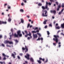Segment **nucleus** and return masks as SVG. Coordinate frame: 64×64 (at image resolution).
Listing matches in <instances>:
<instances>
[{
	"mask_svg": "<svg viewBox=\"0 0 64 64\" xmlns=\"http://www.w3.org/2000/svg\"><path fill=\"white\" fill-rule=\"evenodd\" d=\"M48 62V59H46V61L44 62V63H46V62Z\"/></svg>",
	"mask_w": 64,
	"mask_h": 64,
	"instance_id": "30",
	"label": "nucleus"
},
{
	"mask_svg": "<svg viewBox=\"0 0 64 64\" xmlns=\"http://www.w3.org/2000/svg\"><path fill=\"white\" fill-rule=\"evenodd\" d=\"M37 29H38V27L36 28H34V30H37Z\"/></svg>",
	"mask_w": 64,
	"mask_h": 64,
	"instance_id": "43",
	"label": "nucleus"
},
{
	"mask_svg": "<svg viewBox=\"0 0 64 64\" xmlns=\"http://www.w3.org/2000/svg\"><path fill=\"white\" fill-rule=\"evenodd\" d=\"M25 62L26 63V64H27V63H28V62H27L26 61H25Z\"/></svg>",
	"mask_w": 64,
	"mask_h": 64,
	"instance_id": "61",
	"label": "nucleus"
},
{
	"mask_svg": "<svg viewBox=\"0 0 64 64\" xmlns=\"http://www.w3.org/2000/svg\"><path fill=\"white\" fill-rule=\"evenodd\" d=\"M30 38H30V37H28L27 38V39H28V40H29Z\"/></svg>",
	"mask_w": 64,
	"mask_h": 64,
	"instance_id": "46",
	"label": "nucleus"
},
{
	"mask_svg": "<svg viewBox=\"0 0 64 64\" xmlns=\"http://www.w3.org/2000/svg\"><path fill=\"white\" fill-rule=\"evenodd\" d=\"M11 21V18L10 17L8 19V22H10Z\"/></svg>",
	"mask_w": 64,
	"mask_h": 64,
	"instance_id": "17",
	"label": "nucleus"
},
{
	"mask_svg": "<svg viewBox=\"0 0 64 64\" xmlns=\"http://www.w3.org/2000/svg\"><path fill=\"white\" fill-rule=\"evenodd\" d=\"M64 10V8H62V10L60 12H62V13L63 12Z\"/></svg>",
	"mask_w": 64,
	"mask_h": 64,
	"instance_id": "37",
	"label": "nucleus"
},
{
	"mask_svg": "<svg viewBox=\"0 0 64 64\" xmlns=\"http://www.w3.org/2000/svg\"><path fill=\"white\" fill-rule=\"evenodd\" d=\"M44 12H45V14H44V13H42V17H47L48 16V15L46 14L47 13V10H45Z\"/></svg>",
	"mask_w": 64,
	"mask_h": 64,
	"instance_id": "5",
	"label": "nucleus"
},
{
	"mask_svg": "<svg viewBox=\"0 0 64 64\" xmlns=\"http://www.w3.org/2000/svg\"><path fill=\"white\" fill-rule=\"evenodd\" d=\"M61 27H62V28H63V29H64V23L61 24Z\"/></svg>",
	"mask_w": 64,
	"mask_h": 64,
	"instance_id": "14",
	"label": "nucleus"
},
{
	"mask_svg": "<svg viewBox=\"0 0 64 64\" xmlns=\"http://www.w3.org/2000/svg\"><path fill=\"white\" fill-rule=\"evenodd\" d=\"M2 46L4 47H5V45L4 44H2Z\"/></svg>",
	"mask_w": 64,
	"mask_h": 64,
	"instance_id": "36",
	"label": "nucleus"
},
{
	"mask_svg": "<svg viewBox=\"0 0 64 64\" xmlns=\"http://www.w3.org/2000/svg\"><path fill=\"white\" fill-rule=\"evenodd\" d=\"M28 35L29 36H30V38L31 39L32 38V36H31V33H29V34H28Z\"/></svg>",
	"mask_w": 64,
	"mask_h": 64,
	"instance_id": "13",
	"label": "nucleus"
},
{
	"mask_svg": "<svg viewBox=\"0 0 64 64\" xmlns=\"http://www.w3.org/2000/svg\"><path fill=\"white\" fill-rule=\"evenodd\" d=\"M40 39L42 41H43V39L42 38H40Z\"/></svg>",
	"mask_w": 64,
	"mask_h": 64,
	"instance_id": "52",
	"label": "nucleus"
},
{
	"mask_svg": "<svg viewBox=\"0 0 64 64\" xmlns=\"http://www.w3.org/2000/svg\"><path fill=\"white\" fill-rule=\"evenodd\" d=\"M22 50L24 51L25 50H26L25 51V53H26V52H28V48L27 47V46H25V48L24 47L22 48Z\"/></svg>",
	"mask_w": 64,
	"mask_h": 64,
	"instance_id": "3",
	"label": "nucleus"
},
{
	"mask_svg": "<svg viewBox=\"0 0 64 64\" xmlns=\"http://www.w3.org/2000/svg\"><path fill=\"white\" fill-rule=\"evenodd\" d=\"M37 34H38V35L39 37H40V36H41V34H39V33H37Z\"/></svg>",
	"mask_w": 64,
	"mask_h": 64,
	"instance_id": "25",
	"label": "nucleus"
},
{
	"mask_svg": "<svg viewBox=\"0 0 64 64\" xmlns=\"http://www.w3.org/2000/svg\"><path fill=\"white\" fill-rule=\"evenodd\" d=\"M37 61L39 64H41V63L42 62H41V61H40V60H38Z\"/></svg>",
	"mask_w": 64,
	"mask_h": 64,
	"instance_id": "22",
	"label": "nucleus"
},
{
	"mask_svg": "<svg viewBox=\"0 0 64 64\" xmlns=\"http://www.w3.org/2000/svg\"><path fill=\"white\" fill-rule=\"evenodd\" d=\"M25 33H26V34H28V32H27V31H26V30H25Z\"/></svg>",
	"mask_w": 64,
	"mask_h": 64,
	"instance_id": "41",
	"label": "nucleus"
},
{
	"mask_svg": "<svg viewBox=\"0 0 64 64\" xmlns=\"http://www.w3.org/2000/svg\"><path fill=\"white\" fill-rule=\"evenodd\" d=\"M56 26H58V24H56Z\"/></svg>",
	"mask_w": 64,
	"mask_h": 64,
	"instance_id": "64",
	"label": "nucleus"
},
{
	"mask_svg": "<svg viewBox=\"0 0 64 64\" xmlns=\"http://www.w3.org/2000/svg\"><path fill=\"white\" fill-rule=\"evenodd\" d=\"M50 12L52 13H54V15H55V14H56V12L55 10H51L50 11Z\"/></svg>",
	"mask_w": 64,
	"mask_h": 64,
	"instance_id": "11",
	"label": "nucleus"
},
{
	"mask_svg": "<svg viewBox=\"0 0 64 64\" xmlns=\"http://www.w3.org/2000/svg\"><path fill=\"white\" fill-rule=\"evenodd\" d=\"M8 6V9H10L11 8V6Z\"/></svg>",
	"mask_w": 64,
	"mask_h": 64,
	"instance_id": "33",
	"label": "nucleus"
},
{
	"mask_svg": "<svg viewBox=\"0 0 64 64\" xmlns=\"http://www.w3.org/2000/svg\"><path fill=\"white\" fill-rule=\"evenodd\" d=\"M20 56H22L23 55V54H20Z\"/></svg>",
	"mask_w": 64,
	"mask_h": 64,
	"instance_id": "54",
	"label": "nucleus"
},
{
	"mask_svg": "<svg viewBox=\"0 0 64 64\" xmlns=\"http://www.w3.org/2000/svg\"><path fill=\"white\" fill-rule=\"evenodd\" d=\"M36 32H39V30H37L36 31Z\"/></svg>",
	"mask_w": 64,
	"mask_h": 64,
	"instance_id": "51",
	"label": "nucleus"
},
{
	"mask_svg": "<svg viewBox=\"0 0 64 64\" xmlns=\"http://www.w3.org/2000/svg\"><path fill=\"white\" fill-rule=\"evenodd\" d=\"M26 17H28V18H30V16H27Z\"/></svg>",
	"mask_w": 64,
	"mask_h": 64,
	"instance_id": "55",
	"label": "nucleus"
},
{
	"mask_svg": "<svg viewBox=\"0 0 64 64\" xmlns=\"http://www.w3.org/2000/svg\"><path fill=\"white\" fill-rule=\"evenodd\" d=\"M42 2H43V3H44V1L43 0H42Z\"/></svg>",
	"mask_w": 64,
	"mask_h": 64,
	"instance_id": "59",
	"label": "nucleus"
},
{
	"mask_svg": "<svg viewBox=\"0 0 64 64\" xmlns=\"http://www.w3.org/2000/svg\"><path fill=\"white\" fill-rule=\"evenodd\" d=\"M18 59H20V57H19V56H18Z\"/></svg>",
	"mask_w": 64,
	"mask_h": 64,
	"instance_id": "58",
	"label": "nucleus"
},
{
	"mask_svg": "<svg viewBox=\"0 0 64 64\" xmlns=\"http://www.w3.org/2000/svg\"><path fill=\"white\" fill-rule=\"evenodd\" d=\"M23 1H24V3H26L27 2L26 0H27L28 1L29 0H22Z\"/></svg>",
	"mask_w": 64,
	"mask_h": 64,
	"instance_id": "28",
	"label": "nucleus"
},
{
	"mask_svg": "<svg viewBox=\"0 0 64 64\" xmlns=\"http://www.w3.org/2000/svg\"><path fill=\"white\" fill-rule=\"evenodd\" d=\"M62 8H63V7H64V3L62 4Z\"/></svg>",
	"mask_w": 64,
	"mask_h": 64,
	"instance_id": "42",
	"label": "nucleus"
},
{
	"mask_svg": "<svg viewBox=\"0 0 64 64\" xmlns=\"http://www.w3.org/2000/svg\"><path fill=\"white\" fill-rule=\"evenodd\" d=\"M38 5L39 6H42V4L41 3H39L38 4Z\"/></svg>",
	"mask_w": 64,
	"mask_h": 64,
	"instance_id": "24",
	"label": "nucleus"
},
{
	"mask_svg": "<svg viewBox=\"0 0 64 64\" xmlns=\"http://www.w3.org/2000/svg\"><path fill=\"white\" fill-rule=\"evenodd\" d=\"M53 45H54V46H56V43H53Z\"/></svg>",
	"mask_w": 64,
	"mask_h": 64,
	"instance_id": "49",
	"label": "nucleus"
},
{
	"mask_svg": "<svg viewBox=\"0 0 64 64\" xmlns=\"http://www.w3.org/2000/svg\"><path fill=\"white\" fill-rule=\"evenodd\" d=\"M56 5H58V4H59V3H58V2H56Z\"/></svg>",
	"mask_w": 64,
	"mask_h": 64,
	"instance_id": "38",
	"label": "nucleus"
},
{
	"mask_svg": "<svg viewBox=\"0 0 64 64\" xmlns=\"http://www.w3.org/2000/svg\"><path fill=\"white\" fill-rule=\"evenodd\" d=\"M7 24V22H4L3 21H0V24Z\"/></svg>",
	"mask_w": 64,
	"mask_h": 64,
	"instance_id": "10",
	"label": "nucleus"
},
{
	"mask_svg": "<svg viewBox=\"0 0 64 64\" xmlns=\"http://www.w3.org/2000/svg\"><path fill=\"white\" fill-rule=\"evenodd\" d=\"M54 37L53 38V40L54 41H55L56 43H57L58 42V38H59V36L58 35H54Z\"/></svg>",
	"mask_w": 64,
	"mask_h": 64,
	"instance_id": "2",
	"label": "nucleus"
},
{
	"mask_svg": "<svg viewBox=\"0 0 64 64\" xmlns=\"http://www.w3.org/2000/svg\"><path fill=\"white\" fill-rule=\"evenodd\" d=\"M33 37L34 39H35V38H36V39H37L38 36H37V34H33Z\"/></svg>",
	"mask_w": 64,
	"mask_h": 64,
	"instance_id": "9",
	"label": "nucleus"
},
{
	"mask_svg": "<svg viewBox=\"0 0 64 64\" xmlns=\"http://www.w3.org/2000/svg\"><path fill=\"white\" fill-rule=\"evenodd\" d=\"M25 37H27L28 36V34H26V35H25L24 36Z\"/></svg>",
	"mask_w": 64,
	"mask_h": 64,
	"instance_id": "48",
	"label": "nucleus"
},
{
	"mask_svg": "<svg viewBox=\"0 0 64 64\" xmlns=\"http://www.w3.org/2000/svg\"><path fill=\"white\" fill-rule=\"evenodd\" d=\"M47 2L48 3V4L49 5H51V4H52V2H51V3L49 2L48 3V2H46V4H46Z\"/></svg>",
	"mask_w": 64,
	"mask_h": 64,
	"instance_id": "16",
	"label": "nucleus"
},
{
	"mask_svg": "<svg viewBox=\"0 0 64 64\" xmlns=\"http://www.w3.org/2000/svg\"><path fill=\"white\" fill-rule=\"evenodd\" d=\"M47 33L48 34V35H49V34H50V33H49V32L48 31H47Z\"/></svg>",
	"mask_w": 64,
	"mask_h": 64,
	"instance_id": "31",
	"label": "nucleus"
},
{
	"mask_svg": "<svg viewBox=\"0 0 64 64\" xmlns=\"http://www.w3.org/2000/svg\"><path fill=\"white\" fill-rule=\"evenodd\" d=\"M20 12H24V10L22 9H20Z\"/></svg>",
	"mask_w": 64,
	"mask_h": 64,
	"instance_id": "23",
	"label": "nucleus"
},
{
	"mask_svg": "<svg viewBox=\"0 0 64 64\" xmlns=\"http://www.w3.org/2000/svg\"><path fill=\"white\" fill-rule=\"evenodd\" d=\"M0 63L1 64H3V62H0Z\"/></svg>",
	"mask_w": 64,
	"mask_h": 64,
	"instance_id": "56",
	"label": "nucleus"
},
{
	"mask_svg": "<svg viewBox=\"0 0 64 64\" xmlns=\"http://www.w3.org/2000/svg\"><path fill=\"white\" fill-rule=\"evenodd\" d=\"M56 29H60V27H59V26H58L56 27Z\"/></svg>",
	"mask_w": 64,
	"mask_h": 64,
	"instance_id": "34",
	"label": "nucleus"
},
{
	"mask_svg": "<svg viewBox=\"0 0 64 64\" xmlns=\"http://www.w3.org/2000/svg\"><path fill=\"white\" fill-rule=\"evenodd\" d=\"M58 47L60 48V47H61V43L60 42H59L58 43Z\"/></svg>",
	"mask_w": 64,
	"mask_h": 64,
	"instance_id": "20",
	"label": "nucleus"
},
{
	"mask_svg": "<svg viewBox=\"0 0 64 64\" xmlns=\"http://www.w3.org/2000/svg\"><path fill=\"white\" fill-rule=\"evenodd\" d=\"M21 22L22 23H24V20L23 19H21Z\"/></svg>",
	"mask_w": 64,
	"mask_h": 64,
	"instance_id": "21",
	"label": "nucleus"
},
{
	"mask_svg": "<svg viewBox=\"0 0 64 64\" xmlns=\"http://www.w3.org/2000/svg\"><path fill=\"white\" fill-rule=\"evenodd\" d=\"M22 33L23 35H24V32H22Z\"/></svg>",
	"mask_w": 64,
	"mask_h": 64,
	"instance_id": "62",
	"label": "nucleus"
},
{
	"mask_svg": "<svg viewBox=\"0 0 64 64\" xmlns=\"http://www.w3.org/2000/svg\"><path fill=\"white\" fill-rule=\"evenodd\" d=\"M14 54H12V56L14 58H15L16 57L15 55H16V53L15 52H14Z\"/></svg>",
	"mask_w": 64,
	"mask_h": 64,
	"instance_id": "8",
	"label": "nucleus"
},
{
	"mask_svg": "<svg viewBox=\"0 0 64 64\" xmlns=\"http://www.w3.org/2000/svg\"><path fill=\"white\" fill-rule=\"evenodd\" d=\"M40 40V38H38V39H37L36 40L37 41H38V40Z\"/></svg>",
	"mask_w": 64,
	"mask_h": 64,
	"instance_id": "44",
	"label": "nucleus"
},
{
	"mask_svg": "<svg viewBox=\"0 0 64 64\" xmlns=\"http://www.w3.org/2000/svg\"><path fill=\"white\" fill-rule=\"evenodd\" d=\"M62 13V12H59L58 13V15H61V14Z\"/></svg>",
	"mask_w": 64,
	"mask_h": 64,
	"instance_id": "27",
	"label": "nucleus"
},
{
	"mask_svg": "<svg viewBox=\"0 0 64 64\" xmlns=\"http://www.w3.org/2000/svg\"><path fill=\"white\" fill-rule=\"evenodd\" d=\"M32 33H36V31H32Z\"/></svg>",
	"mask_w": 64,
	"mask_h": 64,
	"instance_id": "32",
	"label": "nucleus"
},
{
	"mask_svg": "<svg viewBox=\"0 0 64 64\" xmlns=\"http://www.w3.org/2000/svg\"><path fill=\"white\" fill-rule=\"evenodd\" d=\"M7 4H5L4 5V6L5 7V6H7Z\"/></svg>",
	"mask_w": 64,
	"mask_h": 64,
	"instance_id": "53",
	"label": "nucleus"
},
{
	"mask_svg": "<svg viewBox=\"0 0 64 64\" xmlns=\"http://www.w3.org/2000/svg\"><path fill=\"white\" fill-rule=\"evenodd\" d=\"M2 55L4 57L3 58V60H6V58H5V57H6L7 58H8V57H9L8 56H6V55H5L4 53H3L2 54Z\"/></svg>",
	"mask_w": 64,
	"mask_h": 64,
	"instance_id": "6",
	"label": "nucleus"
},
{
	"mask_svg": "<svg viewBox=\"0 0 64 64\" xmlns=\"http://www.w3.org/2000/svg\"><path fill=\"white\" fill-rule=\"evenodd\" d=\"M60 32V30L58 31V32H57V33H59Z\"/></svg>",
	"mask_w": 64,
	"mask_h": 64,
	"instance_id": "60",
	"label": "nucleus"
},
{
	"mask_svg": "<svg viewBox=\"0 0 64 64\" xmlns=\"http://www.w3.org/2000/svg\"><path fill=\"white\" fill-rule=\"evenodd\" d=\"M15 41L16 42V43H18V40H15Z\"/></svg>",
	"mask_w": 64,
	"mask_h": 64,
	"instance_id": "35",
	"label": "nucleus"
},
{
	"mask_svg": "<svg viewBox=\"0 0 64 64\" xmlns=\"http://www.w3.org/2000/svg\"><path fill=\"white\" fill-rule=\"evenodd\" d=\"M47 20H46L44 21L43 22L44 24H46V22H47Z\"/></svg>",
	"mask_w": 64,
	"mask_h": 64,
	"instance_id": "18",
	"label": "nucleus"
},
{
	"mask_svg": "<svg viewBox=\"0 0 64 64\" xmlns=\"http://www.w3.org/2000/svg\"><path fill=\"white\" fill-rule=\"evenodd\" d=\"M45 28H47V26H46L44 27Z\"/></svg>",
	"mask_w": 64,
	"mask_h": 64,
	"instance_id": "57",
	"label": "nucleus"
},
{
	"mask_svg": "<svg viewBox=\"0 0 64 64\" xmlns=\"http://www.w3.org/2000/svg\"><path fill=\"white\" fill-rule=\"evenodd\" d=\"M51 2L52 3V2H54V1L53 0H50Z\"/></svg>",
	"mask_w": 64,
	"mask_h": 64,
	"instance_id": "40",
	"label": "nucleus"
},
{
	"mask_svg": "<svg viewBox=\"0 0 64 64\" xmlns=\"http://www.w3.org/2000/svg\"><path fill=\"white\" fill-rule=\"evenodd\" d=\"M29 26H30V24H28V26L27 27V28H29Z\"/></svg>",
	"mask_w": 64,
	"mask_h": 64,
	"instance_id": "39",
	"label": "nucleus"
},
{
	"mask_svg": "<svg viewBox=\"0 0 64 64\" xmlns=\"http://www.w3.org/2000/svg\"><path fill=\"white\" fill-rule=\"evenodd\" d=\"M11 31L12 32V33H13V29H12L11 30Z\"/></svg>",
	"mask_w": 64,
	"mask_h": 64,
	"instance_id": "45",
	"label": "nucleus"
},
{
	"mask_svg": "<svg viewBox=\"0 0 64 64\" xmlns=\"http://www.w3.org/2000/svg\"><path fill=\"white\" fill-rule=\"evenodd\" d=\"M30 61H31L32 62H34V60H33V58H30Z\"/></svg>",
	"mask_w": 64,
	"mask_h": 64,
	"instance_id": "19",
	"label": "nucleus"
},
{
	"mask_svg": "<svg viewBox=\"0 0 64 64\" xmlns=\"http://www.w3.org/2000/svg\"><path fill=\"white\" fill-rule=\"evenodd\" d=\"M42 8L43 9H47V10H49V8H48V3L47 2H46V5L45 7L44 6H42Z\"/></svg>",
	"mask_w": 64,
	"mask_h": 64,
	"instance_id": "4",
	"label": "nucleus"
},
{
	"mask_svg": "<svg viewBox=\"0 0 64 64\" xmlns=\"http://www.w3.org/2000/svg\"><path fill=\"white\" fill-rule=\"evenodd\" d=\"M59 9H60V8H58L56 10L57 11H59Z\"/></svg>",
	"mask_w": 64,
	"mask_h": 64,
	"instance_id": "47",
	"label": "nucleus"
},
{
	"mask_svg": "<svg viewBox=\"0 0 64 64\" xmlns=\"http://www.w3.org/2000/svg\"><path fill=\"white\" fill-rule=\"evenodd\" d=\"M39 60H40V61H41L42 60V61H45V59L44 58H39Z\"/></svg>",
	"mask_w": 64,
	"mask_h": 64,
	"instance_id": "12",
	"label": "nucleus"
},
{
	"mask_svg": "<svg viewBox=\"0 0 64 64\" xmlns=\"http://www.w3.org/2000/svg\"><path fill=\"white\" fill-rule=\"evenodd\" d=\"M9 42L8 40H6L4 42V43H5V44H7V43H9Z\"/></svg>",
	"mask_w": 64,
	"mask_h": 64,
	"instance_id": "15",
	"label": "nucleus"
},
{
	"mask_svg": "<svg viewBox=\"0 0 64 64\" xmlns=\"http://www.w3.org/2000/svg\"><path fill=\"white\" fill-rule=\"evenodd\" d=\"M17 34H16L15 33L14 34V37H18V36L19 37H22V34H21V31L20 30H18L17 32Z\"/></svg>",
	"mask_w": 64,
	"mask_h": 64,
	"instance_id": "1",
	"label": "nucleus"
},
{
	"mask_svg": "<svg viewBox=\"0 0 64 64\" xmlns=\"http://www.w3.org/2000/svg\"><path fill=\"white\" fill-rule=\"evenodd\" d=\"M61 7V6H60V5H59L58 6V8H60Z\"/></svg>",
	"mask_w": 64,
	"mask_h": 64,
	"instance_id": "50",
	"label": "nucleus"
},
{
	"mask_svg": "<svg viewBox=\"0 0 64 64\" xmlns=\"http://www.w3.org/2000/svg\"><path fill=\"white\" fill-rule=\"evenodd\" d=\"M3 64H5V62H3Z\"/></svg>",
	"mask_w": 64,
	"mask_h": 64,
	"instance_id": "63",
	"label": "nucleus"
},
{
	"mask_svg": "<svg viewBox=\"0 0 64 64\" xmlns=\"http://www.w3.org/2000/svg\"><path fill=\"white\" fill-rule=\"evenodd\" d=\"M9 44H13V42H9Z\"/></svg>",
	"mask_w": 64,
	"mask_h": 64,
	"instance_id": "29",
	"label": "nucleus"
},
{
	"mask_svg": "<svg viewBox=\"0 0 64 64\" xmlns=\"http://www.w3.org/2000/svg\"><path fill=\"white\" fill-rule=\"evenodd\" d=\"M49 26H50V27H52V24H49Z\"/></svg>",
	"mask_w": 64,
	"mask_h": 64,
	"instance_id": "26",
	"label": "nucleus"
},
{
	"mask_svg": "<svg viewBox=\"0 0 64 64\" xmlns=\"http://www.w3.org/2000/svg\"><path fill=\"white\" fill-rule=\"evenodd\" d=\"M26 55V56H25V58L28 60H29V59H30V58H29L30 56L28 54H27Z\"/></svg>",
	"mask_w": 64,
	"mask_h": 64,
	"instance_id": "7",
	"label": "nucleus"
}]
</instances>
